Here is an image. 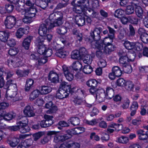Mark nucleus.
Returning <instances> with one entry per match:
<instances>
[{
  "mask_svg": "<svg viewBox=\"0 0 148 148\" xmlns=\"http://www.w3.org/2000/svg\"><path fill=\"white\" fill-rule=\"evenodd\" d=\"M129 139L127 137L122 136L118 137L116 141L119 143L125 144L129 142Z\"/></svg>",
  "mask_w": 148,
  "mask_h": 148,
  "instance_id": "35",
  "label": "nucleus"
},
{
  "mask_svg": "<svg viewBox=\"0 0 148 148\" xmlns=\"http://www.w3.org/2000/svg\"><path fill=\"white\" fill-rule=\"evenodd\" d=\"M109 127L114 128L115 131L118 132L123 129V126L122 124L112 123L109 125Z\"/></svg>",
  "mask_w": 148,
  "mask_h": 148,
  "instance_id": "31",
  "label": "nucleus"
},
{
  "mask_svg": "<svg viewBox=\"0 0 148 148\" xmlns=\"http://www.w3.org/2000/svg\"><path fill=\"white\" fill-rule=\"evenodd\" d=\"M17 139L14 138L11 140H8L7 143L12 147H15L18 144Z\"/></svg>",
  "mask_w": 148,
  "mask_h": 148,
  "instance_id": "50",
  "label": "nucleus"
},
{
  "mask_svg": "<svg viewBox=\"0 0 148 148\" xmlns=\"http://www.w3.org/2000/svg\"><path fill=\"white\" fill-rule=\"evenodd\" d=\"M104 46V47L103 46V52L106 53H109L114 50V46L112 44L106 45Z\"/></svg>",
  "mask_w": 148,
  "mask_h": 148,
  "instance_id": "29",
  "label": "nucleus"
},
{
  "mask_svg": "<svg viewBox=\"0 0 148 148\" xmlns=\"http://www.w3.org/2000/svg\"><path fill=\"white\" fill-rule=\"evenodd\" d=\"M85 0H74L72 3L73 5L74 6L73 11L76 13H81L82 10H84V8L87 7V3L86 4L82 7V5L84 4ZM88 1H87V2Z\"/></svg>",
  "mask_w": 148,
  "mask_h": 148,
  "instance_id": "4",
  "label": "nucleus"
},
{
  "mask_svg": "<svg viewBox=\"0 0 148 148\" xmlns=\"http://www.w3.org/2000/svg\"><path fill=\"white\" fill-rule=\"evenodd\" d=\"M72 101L77 106L81 105L82 102V100L81 98L76 96L74 97Z\"/></svg>",
  "mask_w": 148,
  "mask_h": 148,
  "instance_id": "54",
  "label": "nucleus"
},
{
  "mask_svg": "<svg viewBox=\"0 0 148 148\" xmlns=\"http://www.w3.org/2000/svg\"><path fill=\"white\" fill-rule=\"evenodd\" d=\"M136 133L138 136V138L141 140H145L147 138V134L146 132L142 130H139L137 131Z\"/></svg>",
  "mask_w": 148,
  "mask_h": 148,
  "instance_id": "27",
  "label": "nucleus"
},
{
  "mask_svg": "<svg viewBox=\"0 0 148 148\" xmlns=\"http://www.w3.org/2000/svg\"><path fill=\"white\" fill-rule=\"evenodd\" d=\"M129 22L131 23L136 24L138 22V19L135 16H130L128 17Z\"/></svg>",
  "mask_w": 148,
  "mask_h": 148,
  "instance_id": "58",
  "label": "nucleus"
},
{
  "mask_svg": "<svg viewBox=\"0 0 148 148\" xmlns=\"http://www.w3.org/2000/svg\"><path fill=\"white\" fill-rule=\"evenodd\" d=\"M29 71L28 70H25L22 71L20 70H17L16 73L17 75L19 77H23L27 75L29 73Z\"/></svg>",
  "mask_w": 148,
  "mask_h": 148,
  "instance_id": "48",
  "label": "nucleus"
},
{
  "mask_svg": "<svg viewBox=\"0 0 148 148\" xmlns=\"http://www.w3.org/2000/svg\"><path fill=\"white\" fill-rule=\"evenodd\" d=\"M44 39L42 36L38 37L36 39L35 43L36 47L44 45L43 44Z\"/></svg>",
  "mask_w": 148,
  "mask_h": 148,
  "instance_id": "51",
  "label": "nucleus"
},
{
  "mask_svg": "<svg viewBox=\"0 0 148 148\" xmlns=\"http://www.w3.org/2000/svg\"><path fill=\"white\" fill-rule=\"evenodd\" d=\"M29 32V27L26 26L23 28L20 27L17 29L15 33V36L18 39H21L24 34H27Z\"/></svg>",
  "mask_w": 148,
  "mask_h": 148,
  "instance_id": "12",
  "label": "nucleus"
},
{
  "mask_svg": "<svg viewBox=\"0 0 148 148\" xmlns=\"http://www.w3.org/2000/svg\"><path fill=\"white\" fill-rule=\"evenodd\" d=\"M136 54L135 52L132 53L129 52L127 54V58L129 62L133 61L135 58Z\"/></svg>",
  "mask_w": 148,
  "mask_h": 148,
  "instance_id": "46",
  "label": "nucleus"
},
{
  "mask_svg": "<svg viewBox=\"0 0 148 148\" xmlns=\"http://www.w3.org/2000/svg\"><path fill=\"white\" fill-rule=\"evenodd\" d=\"M108 36V37H106L103 40H98L97 43H102L103 46L106 45L112 44V43L113 42V39L114 38V36H110L109 35Z\"/></svg>",
  "mask_w": 148,
  "mask_h": 148,
  "instance_id": "21",
  "label": "nucleus"
},
{
  "mask_svg": "<svg viewBox=\"0 0 148 148\" xmlns=\"http://www.w3.org/2000/svg\"><path fill=\"white\" fill-rule=\"evenodd\" d=\"M89 2L88 1V7L84 8L85 10L86 11V13L88 15H90L91 16L95 17L97 16L98 14V12L94 11L89 6Z\"/></svg>",
  "mask_w": 148,
  "mask_h": 148,
  "instance_id": "25",
  "label": "nucleus"
},
{
  "mask_svg": "<svg viewBox=\"0 0 148 148\" xmlns=\"http://www.w3.org/2000/svg\"><path fill=\"white\" fill-rule=\"evenodd\" d=\"M37 12V8L36 6L32 8H25L23 12H24V14L28 15L31 17L35 16Z\"/></svg>",
  "mask_w": 148,
  "mask_h": 148,
  "instance_id": "16",
  "label": "nucleus"
},
{
  "mask_svg": "<svg viewBox=\"0 0 148 148\" xmlns=\"http://www.w3.org/2000/svg\"><path fill=\"white\" fill-rule=\"evenodd\" d=\"M102 30V29L101 27L96 28L94 31L90 33V36L93 40H92L91 41L90 40H89V42L91 44H95V42H94L95 41L97 42L98 41L97 40L100 39V34Z\"/></svg>",
  "mask_w": 148,
  "mask_h": 148,
  "instance_id": "7",
  "label": "nucleus"
},
{
  "mask_svg": "<svg viewBox=\"0 0 148 148\" xmlns=\"http://www.w3.org/2000/svg\"><path fill=\"white\" fill-rule=\"evenodd\" d=\"M123 71L126 73H130L132 71V69L131 66L127 64L123 66Z\"/></svg>",
  "mask_w": 148,
  "mask_h": 148,
  "instance_id": "47",
  "label": "nucleus"
},
{
  "mask_svg": "<svg viewBox=\"0 0 148 148\" xmlns=\"http://www.w3.org/2000/svg\"><path fill=\"white\" fill-rule=\"evenodd\" d=\"M98 65L99 67L102 68L105 67L107 65V63L106 60L102 59H99L98 62Z\"/></svg>",
  "mask_w": 148,
  "mask_h": 148,
  "instance_id": "56",
  "label": "nucleus"
},
{
  "mask_svg": "<svg viewBox=\"0 0 148 148\" xmlns=\"http://www.w3.org/2000/svg\"><path fill=\"white\" fill-rule=\"evenodd\" d=\"M114 95V91L112 88L108 87L106 90V94L105 95L107 99H111Z\"/></svg>",
  "mask_w": 148,
  "mask_h": 148,
  "instance_id": "38",
  "label": "nucleus"
},
{
  "mask_svg": "<svg viewBox=\"0 0 148 148\" xmlns=\"http://www.w3.org/2000/svg\"><path fill=\"white\" fill-rule=\"evenodd\" d=\"M67 32V28L65 27H60L57 29V32L60 34H64L66 33Z\"/></svg>",
  "mask_w": 148,
  "mask_h": 148,
  "instance_id": "57",
  "label": "nucleus"
},
{
  "mask_svg": "<svg viewBox=\"0 0 148 148\" xmlns=\"http://www.w3.org/2000/svg\"><path fill=\"white\" fill-rule=\"evenodd\" d=\"M7 63L9 66H11L12 65L14 68L23 66L21 59L18 58L9 59L8 60Z\"/></svg>",
  "mask_w": 148,
  "mask_h": 148,
  "instance_id": "8",
  "label": "nucleus"
},
{
  "mask_svg": "<svg viewBox=\"0 0 148 148\" xmlns=\"http://www.w3.org/2000/svg\"><path fill=\"white\" fill-rule=\"evenodd\" d=\"M82 71L86 74H89L91 73L92 71L91 66L89 65H86L84 66Z\"/></svg>",
  "mask_w": 148,
  "mask_h": 148,
  "instance_id": "49",
  "label": "nucleus"
},
{
  "mask_svg": "<svg viewBox=\"0 0 148 148\" xmlns=\"http://www.w3.org/2000/svg\"><path fill=\"white\" fill-rule=\"evenodd\" d=\"M71 66L73 70L75 71H78L81 70L82 65L79 61H77L74 62Z\"/></svg>",
  "mask_w": 148,
  "mask_h": 148,
  "instance_id": "32",
  "label": "nucleus"
},
{
  "mask_svg": "<svg viewBox=\"0 0 148 148\" xmlns=\"http://www.w3.org/2000/svg\"><path fill=\"white\" fill-rule=\"evenodd\" d=\"M92 61V58L90 55L86 54L84 56L83 61L86 64H89L91 63Z\"/></svg>",
  "mask_w": 148,
  "mask_h": 148,
  "instance_id": "44",
  "label": "nucleus"
},
{
  "mask_svg": "<svg viewBox=\"0 0 148 148\" xmlns=\"http://www.w3.org/2000/svg\"><path fill=\"white\" fill-rule=\"evenodd\" d=\"M112 71L117 77L121 76L122 73V71L120 68L117 66H114L112 68Z\"/></svg>",
  "mask_w": 148,
  "mask_h": 148,
  "instance_id": "37",
  "label": "nucleus"
},
{
  "mask_svg": "<svg viewBox=\"0 0 148 148\" xmlns=\"http://www.w3.org/2000/svg\"><path fill=\"white\" fill-rule=\"evenodd\" d=\"M36 47L37 51L40 55H45L46 57H49L52 54V49H47L45 45Z\"/></svg>",
  "mask_w": 148,
  "mask_h": 148,
  "instance_id": "6",
  "label": "nucleus"
},
{
  "mask_svg": "<svg viewBox=\"0 0 148 148\" xmlns=\"http://www.w3.org/2000/svg\"><path fill=\"white\" fill-rule=\"evenodd\" d=\"M16 114L12 112L5 113L4 112H1L0 111V121L3 119L6 121H10L14 118L16 116ZM2 123L0 121V126L1 125Z\"/></svg>",
  "mask_w": 148,
  "mask_h": 148,
  "instance_id": "10",
  "label": "nucleus"
},
{
  "mask_svg": "<svg viewBox=\"0 0 148 148\" xmlns=\"http://www.w3.org/2000/svg\"><path fill=\"white\" fill-rule=\"evenodd\" d=\"M68 54V52L64 50H60L56 53V55L57 56L62 58H65Z\"/></svg>",
  "mask_w": 148,
  "mask_h": 148,
  "instance_id": "39",
  "label": "nucleus"
},
{
  "mask_svg": "<svg viewBox=\"0 0 148 148\" xmlns=\"http://www.w3.org/2000/svg\"><path fill=\"white\" fill-rule=\"evenodd\" d=\"M52 89L51 86H41L40 89V94L42 95H46L50 93L52 91Z\"/></svg>",
  "mask_w": 148,
  "mask_h": 148,
  "instance_id": "22",
  "label": "nucleus"
},
{
  "mask_svg": "<svg viewBox=\"0 0 148 148\" xmlns=\"http://www.w3.org/2000/svg\"><path fill=\"white\" fill-rule=\"evenodd\" d=\"M123 42V45L127 49H134L138 51H140L143 49V46L142 44L139 42H130L128 40H125Z\"/></svg>",
  "mask_w": 148,
  "mask_h": 148,
  "instance_id": "5",
  "label": "nucleus"
},
{
  "mask_svg": "<svg viewBox=\"0 0 148 148\" xmlns=\"http://www.w3.org/2000/svg\"><path fill=\"white\" fill-rule=\"evenodd\" d=\"M84 122L85 124L91 125H94L98 123V121L96 119H94L89 121L87 120H84Z\"/></svg>",
  "mask_w": 148,
  "mask_h": 148,
  "instance_id": "55",
  "label": "nucleus"
},
{
  "mask_svg": "<svg viewBox=\"0 0 148 148\" xmlns=\"http://www.w3.org/2000/svg\"><path fill=\"white\" fill-rule=\"evenodd\" d=\"M63 16L62 14L60 12H54L49 16V19L47 18L44 21L46 20L47 22H48V23L49 25V28H52L62 24Z\"/></svg>",
  "mask_w": 148,
  "mask_h": 148,
  "instance_id": "1",
  "label": "nucleus"
},
{
  "mask_svg": "<svg viewBox=\"0 0 148 148\" xmlns=\"http://www.w3.org/2000/svg\"><path fill=\"white\" fill-rule=\"evenodd\" d=\"M60 86L61 88H62L64 90H65V91L67 92L69 91V94L70 92H72L71 90V86L70 85L68 84L65 82H62L61 83Z\"/></svg>",
  "mask_w": 148,
  "mask_h": 148,
  "instance_id": "33",
  "label": "nucleus"
},
{
  "mask_svg": "<svg viewBox=\"0 0 148 148\" xmlns=\"http://www.w3.org/2000/svg\"><path fill=\"white\" fill-rule=\"evenodd\" d=\"M125 13V11L121 9L117 10L115 12L114 16L115 17L118 18H121Z\"/></svg>",
  "mask_w": 148,
  "mask_h": 148,
  "instance_id": "52",
  "label": "nucleus"
},
{
  "mask_svg": "<svg viewBox=\"0 0 148 148\" xmlns=\"http://www.w3.org/2000/svg\"><path fill=\"white\" fill-rule=\"evenodd\" d=\"M25 122L23 123L21 121L19 122L20 126V131L21 132L24 133L29 132L30 130V128L27 125V120L26 118Z\"/></svg>",
  "mask_w": 148,
  "mask_h": 148,
  "instance_id": "18",
  "label": "nucleus"
},
{
  "mask_svg": "<svg viewBox=\"0 0 148 148\" xmlns=\"http://www.w3.org/2000/svg\"><path fill=\"white\" fill-rule=\"evenodd\" d=\"M18 49L16 48H10L9 50L8 53L11 56L16 55L18 52Z\"/></svg>",
  "mask_w": 148,
  "mask_h": 148,
  "instance_id": "62",
  "label": "nucleus"
},
{
  "mask_svg": "<svg viewBox=\"0 0 148 148\" xmlns=\"http://www.w3.org/2000/svg\"><path fill=\"white\" fill-rule=\"evenodd\" d=\"M40 94L39 90L36 89L33 90L29 95V99L31 101L34 100L39 96Z\"/></svg>",
  "mask_w": 148,
  "mask_h": 148,
  "instance_id": "30",
  "label": "nucleus"
},
{
  "mask_svg": "<svg viewBox=\"0 0 148 148\" xmlns=\"http://www.w3.org/2000/svg\"><path fill=\"white\" fill-rule=\"evenodd\" d=\"M71 57L74 59H80L81 58L80 52L78 50H75L71 53Z\"/></svg>",
  "mask_w": 148,
  "mask_h": 148,
  "instance_id": "42",
  "label": "nucleus"
},
{
  "mask_svg": "<svg viewBox=\"0 0 148 148\" xmlns=\"http://www.w3.org/2000/svg\"><path fill=\"white\" fill-rule=\"evenodd\" d=\"M34 83V81L33 79H27L26 82L25 88V91H29L31 88L32 87Z\"/></svg>",
  "mask_w": 148,
  "mask_h": 148,
  "instance_id": "34",
  "label": "nucleus"
},
{
  "mask_svg": "<svg viewBox=\"0 0 148 148\" xmlns=\"http://www.w3.org/2000/svg\"><path fill=\"white\" fill-rule=\"evenodd\" d=\"M85 131V129L84 127H79L72 129L71 132L74 134H78L84 132Z\"/></svg>",
  "mask_w": 148,
  "mask_h": 148,
  "instance_id": "36",
  "label": "nucleus"
},
{
  "mask_svg": "<svg viewBox=\"0 0 148 148\" xmlns=\"http://www.w3.org/2000/svg\"><path fill=\"white\" fill-rule=\"evenodd\" d=\"M33 17H31L28 15L25 14V17L23 19V21L25 23H31L32 21V18Z\"/></svg>",
  "mask_w": 148,
  "mask_h": 148,
  "instance_id": "63",
  "label": "nucleus"
},
{
  "mask_svg": "<svg viewBox=\"0 0 148 148\" xmlns=\"http://www.w3.org/2000/svg\"><path fill=\"white\" fill-rule=\"evenodd\" d=\"M21 143L25 148H27L30 147L32 145L33 141L32 139H29L26 140L24 142Z\"/></svg>",
  "mask_w": 148,
  "mask_h": 148,
  "instance_id": "45",
  "label": "nucleus"
},
{
  "mask_svg": "<svg viewBox=\"0 0 148 148\" xmlns=\"http://www.w3.org/2000/svg\"><path fill=\"white\" fill-rule=\"evenodd\" d=\"M47 57L46 56L44 58H42V55H40L38 59V63L40 65L46 63L47 61Z\"/></svg>",
  "mask_w": 148,
  "mask_h": 148,
  "instance_id": "61",
  "label": "nucleus"
},
{
  "mask_svg": "<svg viewBox=\"0 0 148 148\" xmlns=\"http://www.w3.org/2000/svg\"><path fill=\"white\" fill-rule=\"evenodd\" d=\"M47 27L49 29V25L47 22V21H44L43 23L41 24L38 29V33L41 36H45L47 33Z\"/></svg>",
  "mask_w": 148,
  "mask_h": 148,
  "instance_id": "9",
  "label": "nucleus"
},
{
  "mask_svg": "<svg viewBox=\"0 0 148 148\" xmlns=\"http://www.w3.org/2000/svg\"><path fill=\"white\" fill-rule=\"evenodd\" d=\"M135 12L137 16L140 18H142L143 16V10L140 6L136 4H134Z\"/></svg>",
  "mask_w": 148,
  "mask_h": 148,
  "instance_id": "28",
  "label": "nucleus"
},
{
  "mask_svg": "<svg viewBox=\"0 0 148 148\" xmlns=\"http://www.w3.org/2000/svg\"><path fill=\"white\" fill-rule=\"evenodd\" d=\"M64 74L66 79L69 81H71L73 79L74 76L73 73L69 71L68 68L65 65L62 66Z\"/></svg>",
  "mask_w": 148,
  "mask_h": 148,
  "instance_id": "17",
  "label": "nucleus"
},
{
  "mask_svg": "<svg viewBox=\"0 0 148 148\" xmlns=\"http://www.w3.org/2000/svg\"><path fill=\"white\" fill-rule=\"evenodd\" d=\"M22 22L21 20L16 21V18L14 16H7L4 21V25L6 28L11 29L15 25L20 26L21 25Z\"/></svg>",
  "mask_w": 148,
  "mask_h": 148,
  "instance_id": "2",
  "label": "nucleus"
},
{
  "mask_svg": "<svg viewBox=\"0 0 148 148\" xmlns=\"http://www.w3.org/2000/svg\"><path fill=\"white\" fill-rule=\"evenodd\" d=\"M124 87L128 91H132L134 88V84L132 82L127 81Z\"/></svg>",
  "mask_w": 148,
  "mask_h": 148,
  "instance_id": "40",
  "label": "nucleus"
},
{
  "mask_svg": "<svg viewBox=\"0 0 148 148\" xmlns=\"http://www.w3.org/2000/svg\"><path fill=\"white\" fill-rule=\"evenodd\" d=\"M54 0H36V5L43 9H45L48 5V3L51 2ZM66 2H67L69 0H63Z\"/></svg>",
  "mask_w": 148,
  "mask_h": 148,
  "instance_id": "15",
  "label": "nucleus"
},
{
  "mask_svg": "<svg viewBox=\"0 0 148 148\" xmlns=\"http://www.w3.org/2000/svg\"><path fill=\"white\" fill-rule=\"evenodd\" d=\"M7 99L8 98H13L14 101H16L18 100L17 97V89L16 84H13L12 86L10 85L8 86L6 91L5 95Z\"/></svg>",
  "mask_w": 148,
  "mask_h": 148,
  "instance_id": "3",
  "label": "nucleus"
},
{
  "mask_svg": "<svg viewBox=\"0 0 148 148\" xmlns=\"http://www.w3.org/2000/svg\"><path fill=\"white\" fill-rule=\"evenodd\" d=\"M44 134L43 132H39L33 134V136L34 140L35 141H36L38 140Z\"/></svg>",
  "mask_w": 148,
  "mask_h": 148,
  "instance_id": "60",
  "label": "nucleus"
},
{
  "mask_svg": "<svg viewBox=\"0 0 148 148\" xmlns=\"http://www.w3.org/2000/svg\"><path fill=\"white\" fill-rule=\"evenodd\" d=\"M86 84L87 85L89 86L92 87H96L97 86V82L95 79H91L88 80Z\"/></svg>",
  "mask_w": 148,
  "mask_h": 148,
  "instance_id": "53",
  "label": "nucleus"
},
{
  "mask_svg": "<svg viewBox=\"0 0 148 148\" xmlns=\"http://www.w3.org/2000/svg\"><path fill=\"white\" fill-rule=\"evenodd\" d=\"M71 135L69 134L64 135L57 134L54 136L53 142L57 143H61L71 138Z\"/></svg>",
  "mask_w": 148,
  "mask_h": 148,
  "instance_id": "13",
  "label": "nucleus"
},
{
  "mask_svg": "<svg viewBox=\"0 0 148 148\" xmlns=\"http://www.w3.org/2000/svg\"><path fill=\"white\" fill-rule=\"evenodd\" d=\"M95 97V101L97 102L100 103L103 101L105 97L104 89L102 88L98 89Z\"/></svg>",
  "mask_w": 148,
  "mask_h": 148,
  "instance_id": "14",
  "label": "nucleus"
},
{
  "mask_svg": "<svg viewBox=\"0 0 148 148\" xmlns=\"http://www.w3.org/2000/svg\"><path fill=\"white\" fill-rule=\"evenodd\" d=\"M9 35V33L5 31H0V40L4 42H6Z\"/></svg>",
  "mask_w": 148,
  "mask_h": 148,
  "instance_id": "26",
  "label": "nucleus"
},
{
  "mask_svg": "<svg viewBox=\"0 0 148 148\" xmlns=\"http://www.w3.org/2000/svg\"><path fill=\"white\" fill-rule=\"evenodd\" d=\"M69 123H70L73 125H79L80 123V120L77 117H72L69 119L68 121Z\"/></svg>",
  "mask_w": 148,
  "mask_h": 148,
  "instance_id": "41",
  "label": "nucleus"
},
{
  "mask_svg": "<svg viewBox=\"0 0 148 148\" xmlns=\"http://www.w3.org/2000/svg\"><path fill=\"white\" fill-rule=\"evenodd\" d=\"M94 42H95V44H94V43L91 44V46L92 47L96 48L98 50L96 51V56L99 59L102 58L103 55L102 53L103 52V44L102 43H97L95 41Z\"/></svg>",
  "mask_w": 148,
  "mask_h": 148,
  "instance_id": "11",
  "label": "nucleus"
},
{
  "mask_svg": "<svg viewBox=\"0 0 148 148\" xmlns=\"http://www.w3.org/2000/svg\"><path fill=\"white\" fill-rule=\"evenodd\" d=\"M23 113L25 115L28 117L32 116L35 114L32 108L29 106H26L24 108Z\"/></svg>",
  "mask_w": 148,
  "mask_h": 148,
  "instance_id": "24",
  "label": "nucleus"
},
{
  "mask_svg": "<svg viewBox=\"0 0 148 148\" xmlns=\"http://www.w3.org/2000/svg\"><path fill=\"white\" fill-rule=\"evenodd\" d=\"M139 69L140 72L142 73H148V66H139Z\"/></svg>",
  "mask_w": 148,
  "mask_h": 148,
  "instance_id": "64",
  "label": "nucleus"
},
{
  "mask_svg": "<svg viewBox=\"0 0 148 148\" xmlns=\"http://www.w3.org/2000/svg\"><path fill=\"white\" fill-rule=\"evenodd\" d=\"M82 12L81 13H77L79 14V16H77L75 17V21L77 24L79 26H82L84 25L85 24V17L84 14H83Z\"/></svg>",
  "mask_w": 148,
  "mask_h": 148,
  "instance_id": "19",
  "label": "nucleus"
},
{
  "mask_svg": "<svg viewBox=\"0 0 148 148\" xmlns=\"http://www.w3.org/2000/svg\"><path fill=\"white\" fill-rule=\"evenodd\" d=\"M33 38V37L32 36H27L24 39L22 43V45L25 49H28L30 43Z\"/></svg>",
  "mask_w": 148,
  "mask_h": 148,
  "instance_id": "23",
  "label": "nucleus"
},
{
  "mask_svg": "<svg viewBox=\"0 0 148 148\" xmlns=\"http://www.w3.org/2000/svg\"><path fill=\"white\" fill-rule=\"evenodd\" d=\"M135 3H133L132 5H128L126 7V13L127 14H132L134 11V7Z\"/></svg>",
  "mask_w": 148,
  "mask_h": 148,
  "instance_id": "43",
  "label": "nucleus"
},
{
  "mask_svg": "<svg viewBox=\"0 0 148 148\" xmlns=\"http://www.w3.org/2000/svg\"><path fill=\"white\" fill-rule=\"evenodd\" d=\"M48 80L53 83H57L59 81V75L56 73L51 71L49 73Z\"/></svg>",
  "mask_w": 148,
  "mask_h": 148,
  "instance_id": "20",
  "label": "nucleus"
},
{
  "mask_svg": "<svg viewBox=\"0 0 148 148\" xmlns=\"http://www.w3.org/2000/svg\"><path fill=\"white\" fill-rule=\"evenodd\" d=\"M127 59V58L125 56H122L120 58L119 62L120 64L122 65V66L127 64L128 62H129Z\"/></svg>",
  "mask_w": 148,
  "mask_h": 148,
  "instance_id": "59",
  "label": "nucleus"
}]
</instances>
